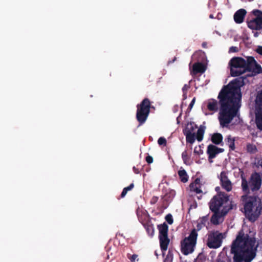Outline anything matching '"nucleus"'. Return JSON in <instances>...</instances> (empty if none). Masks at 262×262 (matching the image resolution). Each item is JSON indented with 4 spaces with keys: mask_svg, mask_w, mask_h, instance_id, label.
Returning a JSON list of instances; mask_svg holds the SVG:
<instances>
[{
    "mask_svg": "<svg viewBox=\"0 0 262 262\" xmlns=\"http://www.w3.org/2000/svg\"><path fill=\"white\" fill-rule=\"evenodd\" d=\"M260 165L262 167V161H261V163L260 164Z\"/></svg>",
    "mask_w": 262,
    "mask_h": 262,
    "instance_id": "50",
    "label": "nucleus"
},
{
    "mask_svg": "<svg viewBox=\"0 0 262 262\" xmlns=\"http://www.w3.org/2000/svg\"><path fill=\"white\" fill-rule=\"evenodd\" d=\"M252 12L255 18L247 21L248 27L252 30H262V11L258 9H254Z\"/></svg>",
    "mask_w": 262,
    "mask_h": 262,
    "instance_id": "11",
    "label": "nucleus"
},
{
    "mask_svg": "<svg viewBox=\"0 0 262 262\" xmlns=\"http://www.w3.org/2000/svg\"><path fill=\"white\" fill-rule=\"evenodd\" d=\"M256 108L262 110V89L259 91L255 99Z\"/></svg>",
    "mask_w": 262,
    "mask_h": 262,
    "instance_id": "20",
    "label": "nucleus"
},
{
    "mask_svg": "<svg viewBox=\"0 0 262 262\" xmlns=\"http://www.w3.org/2000/svg\"><path fill=\"white\" fill-rule=\"evenodd\" d=\"M255 122L257 128L262 130V110L255 108Z\"/></svg>",
    "mask_w": 262,
    "mask_h": 262,
    "instance_id": "17",
    "label": "nucleus"
},
{
    "mask_svg": "<svg viewBox=\"0 0 262 262\" xmlns=\"http://www.w3.org/2000/svg\"><path fill=\"white\" fill-rule=\"evenodd\" d=\"M198 233L195 229L191 230L189 236L185 237L181 242V251L185 255L191 253L196 244Z\"/></svg>",
    "mask_w": 262,
    "mask_h": 262,
    "instance_id": "6",
    "label": "nucleus"
},
{
    "mask_svg": "<svg viewBox=\"0 0 262 262\" xmlns=\"http://www.w3.org/2000/svg\"><path fill=\"white\" fill-rule=\"evenodd\" d=\"M242 184L241 187L243 191L248 194L250 191L254 192L259 190L262 184L261 177L260 174L257 172L252 173L250 176L249 181H248L243 174H241Z\"/></svg>",
    "mask_w": 262,
    "mask_h": 262,
    "instance_id": "5",
    "label": "nucleus"
},
{
    "mask_svg": "<svg viewBox=\"0 0 262 262\" xmlns=\"http://www.w3.org/2000/svg\"><path fill=\"white\" fill-rule=\"evenodd\" d=\"M157 228L159 230L160 248L162 252H165L167 250L170 243V239L168 237V226L164 222L162 224L158 225Z\"/></svg>",
    "mask_w": 262,
    "mask_h": 262,
    "instance_id": "8",
    "label": "nucleus"
},
{
    "mask_svg": "<svg viewBox=\"0 0 262 262\" xmlns=\"http://www.w3.org/2000/svg\"><path fill=\"white\" fill-rule=\"evenodd\" d=\"M186 136V140L187 143L193 144L195 140V133H184Z\"/></svg>",
    "mask_w": 262,
    "mask_h": 262,
    "instance_id": "22",
    "label": "nucleus"
},
{
    "mask_svg": "<svg viewBox=\"0 0 262 262\" xmlns=\"http://www.w3.org/2000/svg\"><path fill=\"white\" fill-rule=\"evenodd\" d=\"M137 257L138 255L137 254H134L130 256V257H128V258L129 259L131 262H135Z\"/></svg>",
    "mask_w": 262,
    "mask_h": 262,
    "instance_id": "37",
    "label": "nucleus"
},
{
    "mask_svg": "<svg viewBox=\"0 0 262 262\" xmlns=\"http://www.w3.org/2000/svg\"><path fill=\"white\" fill-rule=\"evenodd\" d=\"M223 234L219 231H213L208 234L207 240V246L211 249H217L222 245L223 239Z\"/></svg>",
    "mask_w": 262,
    "mask_h": 262,
    "instance_id": "10",
    "label": "nucleus"
},
{
    "mask_svg": "<svg viewBox=\"0 0 262 262\" xmlns=\"http://www.w3.org/2000/svg\"><path fill=\"white\" fill-rule=\"evenodd\" d=\"M159 198L158 196H154L151 198L150 203L151 205L155 204L158 201Z\"/></svg>",
    "mask_w": 262,
    "mask_h": 262,
    "instance_id": "33",
    "label": "nucleus"
},
{
    "mask_svg": "<svg viewBox=\"0 0 262 262\" xmlns=\"http://www.w3.org/2000/svg\"><path fill=\"white\" fill-rule=\"evenodd\" d=\"M247 13L246 11L244 9L237 10L234 15V20L237 24H241L244 21V18Z\"/></svg>",
    "mask_w": 262,
    "mask_h": 262,
    "instance_id": "15",
    "label": "nucleus"
},
{
    "mask_svg": "<svg viewBox=\"0 0 262 262\" xmlns=\"http://www.w3.org/2000/svg\"><path fill=\"white\" fill-rule=\"evenodd\" d=\"M224 151L223 148H219L214 145L209 144L207 146V154L208 156V161L212 162V159L215 158L217 155L223 152Z\"/></svg>",
    "mask_w": 262,
    "mask_h": 262,
    "instance_id": "12",
    "label": "nucleus"
},
{
    "mask_svg": "<svg viewBox=\"0 0 262 262\" xmlns=\"http://www.w3.org/2000/svg\"><path fill=\"white\" fill-rule=\"evenodd\" d=\"M210 17L212 18L213 17L212 15H210Z\"/></svg>",
    "mask_w": 262,
    "mask_h": 262,
    "instance_id": "49",
    "label": "nucleus"
},
{
    "mask_svg": "<svg viewBox=\"0 0 262 262\" xmlns=\"http://www.w3.org/2000/svg\"><path fill=\"white\" fill-rule=\"evenodd\" d=\"M133 171L136 174H138L139 173V169L138 168H136L135 166L133 167Z\"/></svg>",
    "mask_w": 262,
    "mask_h": 262,
    "instance_id": "44",
    "label": "nucleus"
},
{
    "mask_svg": "<svg viewBox=\"0 0 262 262\" xmlns=\"http://www.w3.org/2000/svg\"><path fill=\"white\" fill-rule=\"evenodd\" d=\"M241 201L246 217L251 222L255 221L261 214L262 202L257 196L243 195Z\"/></svg>",
    "mask_w": 262,
    "mask_h": 262,
    "instance_id": "4",
    "label": "nucleus"
},
{
    "mask_svg": "<svg viewBox=\"0 0 262 262\" xmlns=\"http://www.w3.org/2000/svg\"><path fill=\"white\" fill-rule=\"evenodd\" d=\"M163 262H166V260H164V261Z\"/></svg>",
    "mask_w": 262,
    "mask_h": 262,
    "instance_id": "51",
    "label": "nucleus"
},
{
    "mask_svg": "<svg viewBox=\"0 0 262 262\" xmlns=\"http://www.w3.org/2000/svg\"><path fill=\"white\" fill-rule=\"evenodd\" d=\"M201 54L200 52H195L192 55V58H195L198 54Z\"/></svg>",
    "mask_w": 262,
    "mask_h": 262,
    "instance_id": "45",
    "label": "nucleus"
},
{
    "mask_svg": "<svg viewBox=\"0 0 262 262\" xmlns=\"http://www.w3.org/2000/svg\"><path fill=\"white\" fill-rule=\"evenodd\" d=\"M127 193V190L126 189H125L124 188L121 192V195H120L121 198H124Z\"/></svg>",
    "mask_w": 262,
    "mask_h": 262,
    "instance_id": "42",
    "label": "nucleus"
},
{
    "mask_svg": "<svg viewBox=\"0 0 262 262\" xmlns=\"http://www.w3.org/2000/svg\"><path fill=\"white\" fill-rule=\"evenodd\" d=\"M202 46L203 48H205L207 47V43L205 42H203L202 44Z\"/></svg>",
    "mask_w": 262,
    "mask_h": 262,
    "instance_id": "46",
    "label": "nucleus"
},
{
    "mask_svg": "<svg viewBox=\"0 0 262 262\" xmlns=\"http://www.w3.org/2000/svg\"><path fill=\"white\" fill-rule=\"evenodd\" d=\"M208 215L203 216L202 218L200 219V222H201V225H204L206 226V223L208 222Z\"/></svg>",
    "mask_w": 262,
    "mask_h": 262,
    "instance_id": "32",
    "label": "nucleus"
},
{
    "mask_svg": "<svg viewBox=\"0 0 262 262\" xmlns=\"http://www.w3.org/2000/svg\"><path fill=\"white\" fill-rule=\"evenodd\" d=\"M258 246L255 238L245 233L242 229L231 245L232 259L226 255L218 257L216 262H251L256 256Z\"/></svg>",
    "mask_w": 262,
    "mask_h": 262,
    "instance_id": "2",
    "label": "nucleus"
},
{
    "mask_svg": "<svg viewBox=\"0 0 262 262\" xmlns=\"http://www.w3.org/2000/svg\"><path fill=\"white\" fill-rule=\"evenodd\" d=\"M203 227H205V226L203 225H201L200 222L198 223V224H197V226H196L198 230H201Z\"/></svg>",
    "mask_w": 262,
    "mask_h": 262,
    "instance_id": "43",
    "label": "nucleus"
},
{
    "mask_svg": "<svg viewBox=\"0 0 262 262\" xmlns=\"http://www.w3.org/2000/svg\"><path fill=\"white\" fill-rule=\"evenodd\" d=\"M151 102L148 98H144L140 104L137 105L136 119L142 125L146 121L150 113Z\"/></svg>",
    "mask_w": 262,
    "mask_h": 262,
    "instance_id": "7",
    "label": "nucleus"
},
{
    "mask_svg": "<svg viewBox=\"0 0 262 262\" xmlns=\"http://www.w3.org/2000/svg\"><path fill=\"white\" fill-rule=\"evenodd\" d=\"M178 175L181 182L186 183L188 180V176L185 170H180L178 171Z\"/></svg>",
    "mask_w": 262,
    "mask_h": 262,
    "instance_id": "23",
    "label": "nucleus"
},
{
    "mask_svg": "<svg viewBox=\"0 0 262 262\" xmlns=\"http://www.w3.org/2000/svg\"><path fill=\"white\" fill-rule=\"evenodd\" d=\"M196 128H197V126L196 125H193L192 123H190V125H187L183 133H189V132L192 133Z\"/></svg>",
    "mask_w": 262,
    "mask_h": 262,
    "instance_id": "26",
    "label": "nucleus"
},
{
    "mask_svg": "<svg viewBox=\"0 0 262 262\" xmlns=\"http://www.w3.org/2000/svg\"><path fill=\"white\" fill-rule=\"evenodd\" d=\"M205 126L201 125L198 128L195 138L199 142H201L203 139L204 135L205 133Z\"/></svg>",
    "mask_w": 262,
    "mask_h": 262,
    "instance_id": "21",
    "label": "nucleus"
},
{
    "mask_svg": "<svg viewBox=\"0 0 262 262\" xmlns=\"http://www.w3.org/2000/svg\"><path fill=\"white\" fill-rule=\"evenodd\" d=\"M256 51L258 54L262 55V46H258Z\"/></svg>",
    "mask_w": 262,
    "mask_h": 262,
    "instance_id": "40",
    "label": "nucleus"
},
{
    "mask_svg": "<svg viewBox=\"0 0 262 262\" xmlns=\"http://www.w3.org/2000/svg\"><path fill=\"white\" fill-rule=\"evenodd\" d=\"M182 158L184 163L186 164H187V162L189 161L190 158L188 155L187 152L186 150L183 151L182 154Z\"/></svg>",
    "mask_w": 262,
    "mask_h": 262,
    "instance_id": "28",
    "label": "nucleus"
},
{
    "mask_svg": "<svg viewBox=\"0 0 262 262\" xmlns=\"http://www.w3.org/2000/svg\"><path fill=\"white\" fill-rule=\"evenodd\" d=\"M244 83V79L236 78L222 88L217 96L219 102L214 99L207 101V108L210 112H216L220 105L218 119L223 127L228 126L237 114L242 99L241 87Z\"/></svg>",
    "mask_w": 262,
    "mask_h": 262,
    "instance_id": "1",
    "label": "nucleus"
},
{
    "mask_svg": "<svg viewBox=\"0 0 262 262\" xmlns=\"http://www.w3.org/2000/svg\"><path fill=\"white\" fill-rule=\"evenodd\" d=\"M205 66L201 62H196L193 64L192 67V73L196 75L198 73H203L206 71Z\"/></svg>",
    "mask_w": 262,
    "mask_h": 262,
    "instance_id": "16",
    "label": "nucleus"
},
{
    "mask_svg": "<svg viewBox=\"0 0 262 262\" xmlns=\"http://www.w3.org/2000/svg\"><path fill=\"white\" fill-rule=\"evenodd\" d=\"M134 184L133 183L130 184L128 186L125 187L124 189H126L127 190V191L128 192V191L132 190L134 188Z\"/></svg>",
    "mask_w": 262,
    "mask_h": 262,
    "instance_id": "38",
    "label": "nucleus"
},
{
    "mask_svg": "<svg viewBox=\"0 0 262 262\" xmlns=\"http://www.w3.org/2000/svg\"><path fill=\"white\" fill-rule=\"evenodd\" d=\"M195 98H193L188 106V108H190V110H191L192 108V107L195 103Z\"/></svg>",
    "mask_w": 262,
    "mask_h": 262,
    "instance_id": "39",
    "label": "nucleus"
},
{
    "mask_svg": "<svg viewBox=\"0 0 262 262\" xmlns=\"http://www.w3.org/2000/svg\"><path fill=\"white\" fill-rule=\"evenodd\" d=\"M229 66L230 75L232 77L239 76L247 71L255 74L262 73L260 65L257 63L252 56L247 57L246 60L241 57H234L230 59Z\"/></svg>",
    "mask_w": 262,
    "mask_h": 262,
    "instance_id": "3",
    "label": "nucleus"
},
{
    "mask_svg": "<svg viewBox=\"0 0 262 262\" xmlns=\"http://www.w3.org/2000/svg\"><path fill=\"white\" fill-rule=\"evenodd\" d=\"M228 195L225 192H219L214 196L209 202V208L211 211H220L222 205L228 201Z\"/></svg>",
    "mask_w": 262,
    "mask_h": 262,
    "instance_id": "9",
    "label": "nucleus"
},
{
    "mask_svg": "<svg viewBox=\"0 0 262 262\" xmlns=\"http://www.w3.org/2000/svg\"><path fill=\"white\" fill-rule=\"evenodd\" d=\"M227 144L228 145L231 150H234L235 148V140L232 138L230 135L228 136L225 139Z\"/></svg>",
    "mask_w": 262,
    "mask_h": 262,
    "instance_id": "24",
    "label": "nucleus"
},
{
    "mask_svg": "<svg viewBox=\"0 0 262 262\" xmlns=\"http://www.w3.org/2000/svg\"><path fill=\"white\" fill-rule=\"evenodd\" d=\"M144 227L148 235L152 237L155 232L154 226L152 224H147L144 225Z\"/></svg>",
    "mask_w": 262,
    "mask_h": 262,
    "instance_id": "25",
    "label": "nucleus"
},
{
    "mask_svg": "<svg viewBox=\"0 0 262 262\" xmlns=\"http://www.w3.org/2000/svg\"><path fill=\"white\" fill-rule=\"evenodd\" d=\"M247 150L249 152L254 153L257 151V148L255 145L249 144L247 145Z\"/></svg>",
    "mask_w": 262,
    "mask_h": 262,
    "instance_id": "27",
    "label": "nucleus"
},
{
    "mask_svg": "<svg viewBox=\"0 0 262 262\" xmlns=\"http://www.w3.org/2000/svg\"><path fill=\"white\" fill-rule=\"evenodd\" d=\"M223 137L220 133H214L212 137L211 140L213 143L215 145H219L223 142Z\"/></svg>",
    "mask_w": 262,
    "mask_h": 262,
    "instance_id": "19",
    "label": "nucleus"
},
{
    "mask_svg": "<svg viewBox=\"0 0 262 262\" xmlns=\"http://www.w3.org/2000/svg\"><path fill=\"white\" fill-rule=\"evenodd\" d=\"M165 219V220L166 221V222L169 224L171 225L173 223V218H172L171 214H168L167 215H166Z\"/></svg>",
    "mask_w": 262,
    "mask_h": 262,
    "instance_id": "30",
    "label": "nucleus"
},
{
    "mask_svg": "<svg viewBox=\"0 0 262 262\" xmlns=\"http://www.w3.org/2000/svg\"><path fill=\"white\" fill-rule=\"evenodd\" d=\"M214 213L212 215L210 221L211 223L214 225H219L221 223V219L223 216V214L220 211H211Z\"/></svg>",
    "mask_w": 262,
    "mask_h": 262,
    "instance_id": "18",
    "label": "nucleus"
},
{
    "mask_svg": "<svg viewBox=\"0 0 262 262\" xmlns=\"http://www.w3.org/2000/svg\"><path fill=\"white\" fill-rule=\"evenodd\" d=\"M220 189V187H216L215 188V190H216V191H218V190H219Z\"/></svg>",
    "mask_w": 262,
    "mask_h": 262,
    "instance_id": "48",
    "label": "nucleus"
},
{
    "mask_svg": "<svg viewBox=\"0 0 262 262\" xmlns=\"http://www.w3.org/2000/svg\"><path fill=\"white\" fill-rule=\"evenodd\" d=\"M146 161L147 163L150 164L153 162V158L151 156L148 155L145 158Z\"/></svg>",
    "mask_w": 262,
    "mask_h": 262,
    "instance_id": "36",
    "label": "nucleus"
},
{
    "mask_svg": "<svg viewBox=\"0 0 262 262\" xmlns=\"http://www.w3.org/2000/svg\"><path fill=\"white\" fill-rule=\"evenodd\" d=\"M190 86L188 84H184L183 87L182 88V91L184 95H186L187 94L188 90L189 89Z\"/></svg>",
    "mask_w": 262,
    "mask_h": 262,
    "instance_id": "35",
    "label": "nucleus"
},
{
    "mask_svg": "<svg viewBox=\"0 0 262 262\" xmlns=\"http://www.w3.org/2000/svg\"><path fill=\"white\" fill-rule=\"evenodd\" d=\"M190 187L193 188L194 191L196 193H200L202 192V191L200 189V186H194V184L192 183L190 185Z\"/></svg>",
    "mask_w": 262,
    "mask_h": 262,
    "instance_id": "29",
    "label": "nucleus"
},
{
    "mask_svg": "<svg viewBox=\"0 0 262 262\" xmlns=\"http://www.w3.org/2000/svg\"><path fill=\"white\" fill-rule=\"evenodd\" d=\"M176 195V192L173 190H171L169 192L166 193L162 198V204L160 207L161 210L165 209L167 208V202L172 200Z\"/></svg>",
    "mask_w": 262,
    "mask_h": 262,
    "instance_id": "14",
    "label": "nucleus"
},
{
    "mask_svg": "<svg viewBox=\"0 0 262 262\" xmlns=\"http://www.w3.org/2000/svg\"><path fill=\"white\" fill-rule=\"evenodd\" d=\"M158 143L159 145H166V140L164 137H160L158 140Z\"/></svg>",
    "mask_w": 262,
    "mask_h": 262,
    "instance_id": "31",
    "label": "nucleus"
},
{
    "mask_svg": "<svg viewBox=\"0 0 262 262\" xmlns=\"http://www.w3.org/2000/svg\"><path fill=\"white\" fill-rule=\"evenodd\" d=\"M200 179L196 178L194 181V186H200Z\"/></svg>",
    "mask_w": 262,
    "mask_h": 262,
    "instance_id": "41",
    "label": "nucleus"
},
{
    "mask_svg": "<svg viewBox=\"0 0 262 262\" xmlns=\"http://www.w3.org/2000/svg\"><path fill=\"white\" fill-rule=\"evenodd\" d=\"M238 51V49L236 47L232 46L229 49V53H235Z\"/></svg>",
    "mask_w": 262,
    "mask_h": 262,
    "instance_id": "34",
    "label": "nucleus"
},
{
    "mask_svg": "<svg viewBox=\"0 0 262 262\" xmlns=\"http://www.w3.org/2000/svg\"><path fill=\"white\" fill-rule=\"evenodd\" d=\"M221 185L223 188L227 191L229 192L232 190V185L231 182L227 176V173L225 171H222L220 177Z\"/></svg>",
    "mask_w": 262,
    "mask_h": 262,
    "instance_id": "13",
    "label": "nucleus"
},
{
    "mask_svg": "<svg viewBox=\"0 0 262 262\" xmlns=\"http://www.w3.org/2000/svg\"><path fill=\"white\" fill-rule=\"evenodd\" d=\"M258 35H259V33L256 32L254 33V36L255 37H258Z\"/></svg>",
    "mask_w": 262,
    "mask_h": 262,
    "instance_id": "47",
    "label": "nucleus"
}]
</instances>
